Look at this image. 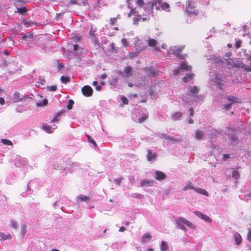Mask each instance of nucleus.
<instances>
[{
  "label": "nucleus",
  "instance_id": "1",
  "mask_svg": "<svg viewBox=\"0 0 251 251\" xmlns=\"http://www.w3.org/2000/svg\"><path fill=\"white\" fill-rule=\"evenodd\" d=\"M233 67L241 68L246 71L251 72V63H250L249 65H246L241 60H235V62L233 65Z\"/></svg>",
  "mask_w": 251,
  "mask_h": 251
},
{
  "label": "nucleus",
  "instance_id": "2",
  "mask_svg": "<svg viewBox=\"0 0 251 251\" xmlns=\"http://www.w3.org/2000/svg\"><path fill=\"white\" fill-rule=\"evenodd\" d=\"M144 71L146 72L147 76L150 77L157 76L158 75V70L152 66L144 68Z\"/></svg>",
  "mask_w": 251,
  "mask_h": 251
},
{
  "label": "nucleus",
  "instance_id": "3",
  "mask_svg": "<svg viewBox=\"0 0 251 251\" xmlns=\"http://www.w3.org/2000/svg\"><path fill=\"white\" fill-rule=\"evenodd\" d=\"M184 46L181 47H174L172 50L173 53L179 59H183L185 58V55L181 54V51L184 48Z\"/></svg>",
  "mask_w": 251,
  "mask_h": 251
},
{
  "label": "nucleus",
  "instance_id": "4",
  "mask_svg": "<svg viewBox=\"0 0 251 251\" xmlns=\"http://www.w3.org/2000/svg\"><path fill=\"white\" fill-rule=\"evenodd\" d=\"M249 50L246 49H242L239 52L240 56L243 60L251 61V54L249 53Z\"/></svg>",
  "mask_w": 251,
  "mask_h": 251
},
{
  "label": "nucleus",
  "instance_id": "5",
  "mask_svg": "<svg viewBox=\"0 0 251 251\" xmlns=\"http://www.w3.org/2000/svg\"><path fill=\"white\" fill-rule=\"evenodd\" d=\"M81 92L84 96L88 97L92 95L93 91L90 86L85 85L82 88Z\"/></svg>",
  "mask_w": 251,
  "mask_h": 251
},
{
  "label": "nucleus",
  "instance_id": "6",
  "mask_svg": "<svg viewBox=\"0 0 251 251\" xmlns=\"http://www.w3.org/2000/svg\"><path fill=\"white\" fill-rule=\"evenodd\" d=\"M13 98L15 100L16 102L24 101L27 99V98H30L28 96H22L19 92L15 91L13 94Z\"/></svg>",
  "mask_w": 251,
  "mask_h": 251
},
{
  "label": "nucleus",
  "instance_id": "7",
  "mask_svg": "<svg viewBox=\"0 0 251 251\" xmlns=\"http://www.w3.org/2000/svg\"><path fill=\"white\" fill-rule=\"evenodd\" d=\"M186 12L190 14L191 13L197 14L198 13V10L196 9L194 5L192 3V1H190L186 8Z\"/></svg>",
  "mask_w": 251,
  "mask_h": 251
},
{
  "label": "nucleus",
  "instance_id": "8",
  "mask_svg": "<svg viewBox=\"0 0 251 251\" xmlns=\"http://www.w3.org/2000/svg\"><path fill=\"white\" fill-rule=\"evenodd\" d=\"M132 67L131 66H126L124 69V72L121 71L119 74L123 77H129L131 74Z\"/></svg>",
  "mask_w": 251,
  "mask_h": 251
},
{
  "label": "nucleus",
  "instance_id": "9",
  "mask_svg": "<svg viewBox=\"0 0 251 251\" xmlns=\"http://www.w3.org/2000/svg\"><path fill=\"white\" fill-rule=\"evenodd\" d=\"M154 183L155 182L153 180L144 179L141 182L140 185L143 187H152Z\"/></svg>",
  "mask_w": 251,
  "mask_h": 251
},
{
  "label": "nucleus",
  "instance_id": "10",
  "mask_svg": "<svg viewBox=\"0 0 251 251\" xmlns=\"http://www.w3.org/2000/svg\"><path fill=\"white\" fill-rule=\"evenodd\" d=\"M77 4V1H69L67 4L65 5V11L67 12H71L73 11V6Z\"/></svg>",
  "mask_w": 251,
  "mask_h": 251
},
{
  "label": "nucleus",
  "instance_id": "11",
  "mask_svg": "<svg viewBox=\"0 0 251 251\" xmlns=\"http://www.w3.org/2000/svg\"><path fill=\"white\" fill-rule=\"evenodd\" d=\"M194 213L197 215L198 217L201 218L202 219L205 220L206 222L210 223L211 222V219L207 215L203 214L200 211H194Z\"/></svg>",
  "mask_w": 251,
  "mask_h": 251
},
{
  "label": "nucleus",
  "instance_id": "12",
  "mask_svg": "<svg viewBox=\"0 0 251 251\" xmlns=\"http://www.w3.org/2000/svg\"><path fill=\"white\" fill-rule=\"evenodd\" d=\"M158 4L162 10H167L169 8V4L167 2L162 3L161 1H153L152 4L157 5Z\"/></svg>",
  "mask_w": 251,
  "mask_h": 251
},
{
  "label": "nucleus",
  "instance_id": "13",
  "mask_svg": "<svg viewBox=\"0 0 251 251\" xmlns=\"http://www.w3.org/2000/svg\"><path fill=\"white\" fill-rule=\"evenodd\" d=\"M155 179L158 181L164 180L166 177V175L162 172L157 171L155 173Z\"/></svg>",
  "mask_w": 251,
  "mask_h": 251
},
{
  "label": "nucleus",
  "instance_id": "14",
  "mask_svg": "<svg viewBox=\"0 0 251 251\" xmlns=\"http://www.w3.org/2000/svg\"><path fill=\"white\" fill-rule=\"evenodd\" d=\"M19 13L20 14L25 16L27 15V10L25 6L18 8V9L15 11Z\"/></svg>",
  "mask_w": 251,
  "mask_h": 251
},
{
  "label": "nucleus",
  "instance_id": "15",
  "mask_svg": "<svg viewBox=\"0 0 251 251\" xmlns=\"http://www.w3.org/2000/svg\"><path fill=\"white\" fill-rule=\"evenodd\" d=\"M147 160L148 161H151L152 159H155L156 157V154L155 153H152V150L149 149L147 151Z\"/></svg>",
  "mask_w": 251,
  "mask_h": 251
},
{
  "label": "nucleus",
  "instance_id": "16",
  "mask_svg": "<svg viewBox=\"0 0 251 251\" xmlns=\"http://www.w3.org/2000/svg\"><path fill=\"white\" fill-rule=\"evenodd\" d=\"M96 32V30L93 29V27L91 26L90 30L89 31V34L91 39L94 40L95 41H97V37L96 36L95 32Z\"/></svg>",
  "mask_w": 251,
  "mask_h": 251
},
{
  "label": "nucleus",
  "instance_id": "17",
  "mask_svg": "<svg viewBox=\"0 0 251 251\" xmlns=\"http://www.w3.org/2000/svg\"><path fill=\"white\" fill-rule=\"evenodd\" d=\"M151 238V236L150 233H146L143 235L142 238V243L144 244L147 241L150 240Z\"/></svg>",
  "mask_w": 251,
  "mask_h": 251
},
{
  "label": "nucleus",
  "instance_id": "18",
  "mask_svg": "<svg viewBox=\"0 0 251 251\" xmlns=\"http://www.w3.org/2000/svg\"><path fill=\"white\" fill-rule=\"evenodd\" d=\"M179 222L181 223H183L185 225H186L187 226H189L190 227H192L193 225L192 223H191L190 222H189L188 220L185 219L184 218H178L177 219Z\"/></svg>",
  "mask_w": 251,
  "mask_h": 251
},
{
  "label": "nucleus",
  "instance_id": "19",
  "mask_svg": "<svg viewBox=\"0 0 251 251\" xmlns=\"http://www.w3.org/2000/svg\"><path fill=\"white\" fill-rule=\"evenodd\" d=\"M179 222L181 223H183L185 225H186L187 226H189L190 227H192L193 225L192 223H191L190 222H189L188 220L185 219L184 218H178L177 219Z\"/></svg>",
  "mask_w": 251,
  "mask_h": 251
},
{
  "label": "nucleus",
  "instance_id": "20",
  "mask_svg": "<svg viewBox=\"0 0 251 251\" xmlns=\"http://www.w3.org/2000/svg\"><path fill=\"white\" fill-rule=\"evenodd\" d=\"M234 238L237 245H238L241 243L242 239L239 233L237 232L235 233L234 235Z\"/></svg>",
  "mask_w": 251,
  "mask_h": 251
},
{
  "label": "nucleus",
  "instance_id": "21",
  "mask_svg": "<svg viewBox=\"0 0 251 251\" xmlns=\"http://www.w3.org/2000/svg\"><path fill=\"white\" fill-rule=\"evenodd\" d=\"M214 82L219 86L220 89H222V86L224 85L223 80L218 76H216L214 78Z\"/></svg>",
  "mask_w": 251,
  "mask_h": 251
},
{
  "label": "nucleus",
  "instance_id": "22",
  "mask_svg": "<svg viewBox=\"0 0 251 251\" xmlns=\"http://www.w3.org/2000/svg\"><path fill=\"white\" fill-rule=\"evenodd\" d=\"M194 76V74H189L187 75L183 76L182 78V80L185 82H188L190 80H192Z\"/></svg>",
  "mask_w": 251,
  "mask_h": 251
},
{
  "label": "nucleus",
  "instance_id": "23",
  "mask_svg": "<svg viewBox=\"0 0 251 251\" xmlns=\"http://www.w3.org/2000/svg\"><path fill=\"white\" fill-rule=\"evenodd\" d=\"M195 191L207 197L209 196L208 192L205 189L202 188H196Z\"/></svg>",
  "mask_w": 251,
  "mask_h": 251
},
{
  "label": "nucleus",
  "instance_id": "24",
  "mask_svg": "<svg viewBox=\"0 0 251 251\" xmlns=\"http://www.w3.org/2000/svg\"><path fill=\"white\" fill-rule=\"evenodd\" d=\"M195 188H196L193 186L192 183L191 182L188 181L186 183L185 186L183 187V190L186 191L188 189H192L195 191Z\"/></svg>",
  "mask_w": 251,
  "mask_h": 251
},
{
  "label": "nucleus",
  "instance_id": "25",
  "mask_svg": "<svg viewBox=\"0 0 251 251\" xmlns=\"http://www.w3.org/2000/svg\"><path fill=\"white\" fill-rule=\"evenodd\" d=\"M161 137H162V138H164L165 139L168 140H171V141H172L173 142H178V141H179V140L178 139L174 138L173 137L168 136V135H166L165 134H161Z\"/></svg>",
  "mask_w": 251,
  "mask_h": 251
},
{
  "label": "nucleus",
  "instance_id": "26",
  "mask_svg": "<svg viewBox=\"0 0 251 251\" xmlns=\"http://www.w3.org/2000/svg\"><path fill=\"white\" fill-rule=\"evenodd\" d=\"M179 68L181 69L186 70L187 71H191L192 69V67L188 66L185 62L182 63L179 66Z\"/></svg>",
  "mask_w": 251,
  "mask_h": 251
},
{
  "label": "nucleus",
  "instance_id": "27",
  "mask_svg": "<svg viewBox=\"0 0 251 251\" xmlns=\"http://www.w3.org/2000/svg\"><path fill=\"white\" fill-rule=\"evenodd\" d=\"M161 251H169V247L167 244L164 241L161 243Z\"/></svg>",
  "mask_w": 251,
  "mask_h": 251
},
{
  "label": "nucleus",
  "instance_id": "28",
  "mask_svg": "<svg viewBox=\"0 0 251 251\" xmlns=\"http://www.w3.org/2000/svg\"><path fill=\"white\" fill-rule=\"evenodd\" d=\"M0 237L1 238V239L3 240L11 239L12 238V236L11 234H5L3 233H1L0 234Z\"/></svg>",
  "mask_w": 251,
  "mask_h": 251
},
{
  "label": "nucleus",
  "instance_id": "29",
  "mask_svg": "<svg viewBox=\"0 0 251 251\" xmlns=\"http://www.w3.org/2000/svg\"><path fill=\"white\" fill-rule=\"evenodd\" d=\"M204 136V134L200 130H197L196 131V137L198 139H202L203 136Z\"/></svg>",
  "mask_w": 251,
  "mask_h": 251
},
{
  "label": "nucleus",
  "instance_id": "30",
  "mask_svg": "<svg viewBox=\"0 0 251 251\" xmlns=\"http://www.w3.org/2000/svg\"><path fill=\"white\" fill-rule=\"evenodd\" d=\"M148 44L150 47H154L157 45V41L154 39H149Z\"/></svg>",
  "mask_w": 251,
  "mask_h": 251
},
{
  "label": "nucleus",
  "instance_id": "31",
  "mask_svg": "<svg viewBox=\"0 0 251 251\" xmlns=\"http://www.w3.org/2000/svg\"><path fill=\"white\" fill-rule=\"evenodd\" d=\"M110 51L112 53H117L118 52V48L115 47V44L112 43L110 44Z\"/></svg>",
  "mask_w": 251,
  "mask_h": 251
},
{
  "label": "nucleus",
  "instance_id": "32",
  "mask_svg": "<svg viewBox=\"0 0 251 251\" xmlns=\"http://www.w3.org/2000/svg\"><path fill=\"white\" fill-rule=\"evenodd\" d=\"M14 5L17 10L19 7H23V6H25V1H16V2L14 3Z\"/></svg>",
  "mask_w": 251,
  "mask_h": 251
},
{
  "label": "nucleus",
  "instance_id": "33",
  "mask_svg": "<svg viewBox=\"0 0 251 251\" xmlns=\"http://www.w3.org/2000/svg\"><path fill=\"white\" fill-rule=\"evenodd\" d=\"M232 177L236 180H238L240 178V175L237 170H234L232 175Z\"/></svg>",
  "mask_w": 251,
  "mask_h": 251
},
{
  "label": "nucleus",
  "instance_id": "34",
  "mask_svg": "<svg viewBox=\"0 0 251 251\" xmlns=\"http://www.w3.org/2000/svg\"><path fill=\"white\" fill-rule=\"evenodd\" d=\"M42 128L47 133H50L52 132V127L50 126H48L46 125H43Z\"/></svg>",
  "mask_w": 251,
  "mask_h": 251
},
{
  "label": "nucleus",
  "instance_id": "35",
  "mask_svg": "<svg viewBox=\"0 0 251 251\" xmlns=\"http://www.w3.org/2000/svg\"><path fill=\"white\" fill-rule=\"evenodd\" d=\"M182 114L180 112H177L174 114L173 118L174 120H178L181 117Z\"/></svg>",
  "mask_w": 251,
  "mask_h": 251
},
{
  "label": "nucleus",
  "instance_id": "36",
  "mask_svg": "<svg viewBox=\"0 0 251 251\" xmlns=\"http://www.w3.org/2000/svg\"><path fill=\"white\" fill-rule=\"evenodd\" d=\"M176 223L178 227L182 230H185V227L182 224L181 222H179L178 220H176Z\"/></svg>",
  "mask_w": 251,
  "mask_h": 251
},
{
  "label": "nucleus",
  "instance_id": "37",
  "mask_svg": "<svg viewBox=\"0 0 251 251\" xmlns=\"http://www.w3.org/2000/svg\"><path fill=\"white\" fill-rule=\"evenodd\" d=\"M190 92L192 94H197L199 92V89L197 86H193L190 89Z\"/></svg>",
  "mask_w": 251,
  "mask_h": 251
},
{
  "label": "nucleus",
  "instance_id": "38",
  "mask_svg": "<svg viewBox=\"0 0 251 251\" xmlns=\"http://www.w3.org/2000/svg\"><path fill=\"white\" fill-rule=\"evenodd\" d=\"M148 118L149 116L147 114H143L142 117L138 119V122L139 123H142L146 120Z\"/></svg>",
  "mask_w": 251,
  "mask_h": 251
},
{
  "label": "nucleus",
  "instance_id": "39",
  "mask_svg": "<svg viewBox=\"0 0 251 251\" xmlns=\"http://www.w3.org/2000/svg\"><path fill=\"white\" fill-rule=\"evenodd\" d=\"M1 143H2L3 144L8 146H12L13 143L12 142L8 139H1Z\"/></svg>",
  "mask_w": 251,
  "mask_h": 251
},
{
  "label": "nucleus",
  "instance_id": "40",
  "mask_svg": "<svg viewBox=\"0 0 251 251\" xmlns=\"http://www.w3.org/2000/svg\"><path fill=\"white\" fill-rule=\"evenodd\" d=\"M60 79L62 82L64 83H66L70 81V78L69 77L64 75L61 76Z\"/></svg>",
  "mask_w": 251,
  "mask_h": 251
},
{
  "label": "nucleus",
  "instance_id": "41",
  "mask_svg": "<svg viewBox=\"0 0 251 251\" xmlns=\"http://www.w3.org/2000/svg\"><path fill=\"white\" fill-rule=\"evenodd\" d=\"M23 23L27 26H30L33 24V22L29 21L27 18L23 20Z\"/></svg>",
  "mask_w": 251,
  "mask_h": 251
},
{
  "label": "nucleus",
  "instance_id": "42",
  "mask_svg": "<svg viewBox=\"0 0 251 251\" xmlns=\"http://www.w3.org/2000/svg\"><path fill=\"white\" fill-rule=\"evenodd\" d=\"M78 199L80 201H83L85 202H87L89 200V197L84 195H81L79 196Z\"/></svg>",
  "mask_w": 251,
  "mask_h": 251
},
{
  "label": "nucleus",
  "instance_id": "43",
  "mask_svg": "<svg viewBox=\"0 0 251 251\" xmlns=\"http://www.w3.org/2000/svg\"><path fill=\"white\" fill-rule=\"evenodd\" d=\"M74 103V101L72 100H69L68 104L67 105V108L68 109L70 110L72 108L73 105Z\"/></svg>",
  "mask_w": 251,
  "mask_h": 251
},
{
  "label": "nucleus",
  "instance_id": "44",
  "mask_svg": "<svg viewBox=\"0 0 251 251\" xmlns=\"http://www.w3.org/2000/svg\"><path fill=\"white\" fill-rule=\"evenodd\" d=\"M93 85L96 87V89L98 91H100L101 87L99 85L98 82L97 81H94L93 82Z\"/></svg>",
  "mask_w": 251,
  "mask_h": 251
},
{
  "label": "nucleus",
  "instance_id": "45",
  "mask_svg": "<svg viewBox=\"0 0 251 251\" xmlns=\"http://www.w3.org/2000/svg\"><path fill=\"white\" fill-rule=\"evenodd\" d=\"M226 62H227V63L228 64V65H230L232 67H233V65L234 64H235V60H234L233 59H226Z\"/></svg>",
  "mask_w": 251,
  "mask_h": 251
},
{
  "label": "nucleus",
  "instance_id": "46",
  "mask_svg": "<svg viewBox=\"0 0 251 251\" xmlns=\"http://www.w3.org/2000/svg\"><path fill=\"white\" fill-rule=\"evenodd\" d=\"M48 100L47 99H45L43 100L42 102L38 103L37 105L40 106L46 105L48 104Z\"/></svg>",
  "mask_w": 251,
  "mask_h": 251
},
{
  "label": "nucleus",
  "instance_id": "47",
  "mask_svg": "<svg viewBox=\"0 0 251 251\" xmlns=\"http://www.w3.org/2000/svg\"><path fill=\"white\" fill-rule=\"evenodd\" d=\"M61 112H58L56 114L55 116L51 120V122H58V117L60 115Z\"/></svg>",
  "mask_w": 251,
  "mask_h": 251
},
{
  "label": "nucleus",
  "instance_id": "48",
  "mask_svg": "<svg viewBox=\"0 0 251 251\" xmlns=\"http://www.w3.org/2000/svg\"><path fill=\"white\" fill-rule=\"evenodd\" d=\"M119 15L116 18H111L110 19V25H114L116 24V22L117 21V19L118 18Z\"/></svg>",
  "mask_w": 251,
  "mask_h": 251
},
{
  "label": "nucleus",
  "instance_id": "49",
  "mask_svg": "<svg viewBox=\"0 0 251 251\" xmlns=\"http://www.w3.org/2000/svg\"><path fill=\"white\" fill-rule=\"evenodd\" d=\"M86 136L88 138V141L90 143H92L94 146H97V144H96V142L94 141V140H93V139H91V136L90 135H87Z\"/></svg>",
  "mask_w": 251,
  "mask_h": 251
},
{
  "label": "nucleus",
  "instance_id": "50",
  "mask_svg": "<svg viewBox=\"0 0 251 251\" xmlns=\"http://www.w3.org/2000/svg\"><path fill=\"white\" fill-rule=\"evenodd\" d=\"M121 100L125 104H127L128 103V100L126 97L124 96H121Z\"/></svg>",
  "mask_w": 251,
  "mask_h": 251
},
{
  "label": "nucleus",
  "instance_id": "51",
  "mask_svg": "<svg viewBox=\"0 0 251 251\" xmlns=\"http://www.w3.org/2000/svg\"><path fill=\"white\" fill-rule=\"evenodd\" d=\"M11 223V226L12 228L14 229H16L18 226V224L16 221H12L10 222Z\"/></svg>",
  "mask_w": 251,
  "mask_h": 251
},
{
  "label": "nucleus",
  "instance_id": "52",
  "mask_svg": "<svg viewBox=\"0 0 251 251\" xmlns=\"http://www.w3.org/2000/svg\"><path fill=\"white\" fill-rule=\"evenodd\" d=\"M121 42L124 47H127L128 46V42L126 39L123 38L121 40Z\"/></svg>",
  "mask_w": 251,
  "mask_h": 251
},
{
  "label": "nucleus",
  "instance_id": "53",
  "mask_svg": "<svg viewBox=\"0 0 251 251\" xmlns=\"http://www.w3.org/2000/svg\"><path fill=\"white\" fill-rule=\"evenodd\" d=\"M141 19V16H139L137 17L133 18V24L134 25H137L138 22Z\"/></svg>",
  "mask_w": 251,
  "mask_h": 251
},
{
  "label": "nucleus",
  "instance_id": "54",
  "mask_svg": "<svg viewBox=\"0 0 251 251\" xmlns=\"http://www.w3.org/2000/svg\"><path fill=\"white\" fill-rule=\"evenodd\" d=\"M226 99L232 102H237L236 100H235V99H236V98L235 97H233V96H232V97H227L226 98Z\"/></svg>",
  "mask_w": 251,
  "mask_h": 251
},
{
  "label": "nucleus",
  "instance_id": "55",
  "mask_svg": "<svg viewBox=\"0 0 251 251\" xmlns=\"http://www.w3.org/2000/svg\"><path fill=\"white\" fill-rule=\"evenodd\" d=\"M33 35L31 34L28 35H24L22 36L21 39H26V38H32Z\"/></svg>",
  "mask_w": 251,
  "mask_h": 251
},
{
  "label": "nucleus",
  "instance_id": "56",
  "mask_svg": "<svg viewBox=\"0 0 251 251\" xmlns=\"http://www.w3.org/2000/svg\"><path fill=\"white\" fill-rule=\"evenodd\" d=\"M57 89V87L55 85H52L48 87V90L50 91H55Z\"/></svg>",
  "mask_w": 251,
  "mask_h": 251
},
{
  "label": "nucleus",
  "instance_id": "57",
  "mask_svg": "<svg viewBox=\"0 0 251 251\" xmlns=\"http://www.w3.org/2000/svg\"><path fill=\"white\" fill-rule=\"evenodd\" d=\"M241 43H242L241 40H239L236 41V43H235L236 48L239 49L241 47Z\"/></svg>",
  "mask_w": 251,
  "mask_h": 251
},
{
  "label": "nucleus",
  "instance_id": "58",
  "mask_svg": "<svg viewBox=\"0 0 251 251\" xmlns=\"http://www.w3.org/2000/svg\"><path fill=\"white\" fill-rule=\"evenodd\" d=\"M135 13H136L135 9L132 8H131L130 12L128 13V17H130L133 14H134Z\"/></svg>",
  "mask_w": 251,
  "mask_h": 251
},
{
  "label": "nucleus",
  "instance_id": "59",
  "mask_svg": "<svg viewBox=\"0 0 251 251\" xmlns=\"http://www.w3.org/2000/svg\"><path fill=\"white\" fill-rule=\"evenodd\" d=\"M248 240L251 241V228L248 230L247 234Z\"/></svg>",
  "mask_w": 251,
  "mask_h": 251
},
{
  "label": "nucleus",
  "instance_id": "60",
  "mask_svg": "<svg viewBox=\"0 0 251 251\" xmlns=\"http://www.w3.org/2000/svg\"><path fill=\"white\" fill-rule=\"evenodd\" d=\"M229 158H230V155L229 154H224L223 155V159L225 161Z\"/></svg>",
  "mask_w": 251,
  "mask_h": 251
},
{
  "label": "nucleus",
  "instance_id": "61",
  "mask_svg": "<svg viewBox=\"0 0 251 251\" xmlns=\"http://www.w3.org/2000/svg\"><path fill=\"white\" fill-rule=\"evenodd\" d=\"M189 115L191 116H193L194 114V109L192 107H190L189 110Z\"/></svg>",
  "mask_w": 251,
  "mask_h": 251
},
{
  "label": "nucleus",
  "instance_id": "62",
  "mask_svg": "<svg viewBox=\"0 0 251 251\" xmlns=\"http://www.w3.org/2000/svg\"><path fill=\"white\" fill-rule=\"evenodd\" d=\"M179 70L178 69H175L173 71V74L176 76L179 75Z\"/></svg>",
  "mask_w": 251,
  "mask_h": 251
},
{
  "label": "nucleus",
  "instance_id": "63",
  "mask_svg": "<svg viewBox=\"0 0 251 251\" xmlns=\"http://www.w3.org/2000/svg\"><path fill=\"white\" fill-rule=\"evenodd\" d=\"M231 105H232V103H228V104L225 105V109L227 110H228L229 109H230L231 108Z\"/></svg>",
  "mask_w": 251,
  "mask_h": 251
},
{
  "label": "nucleus",
  "instance_id": "64",
  "mask_svg": "<svg viewBox=\"0 0 251 251\" xmlns=\"http://www.w3.org/2000/svg\"><path fill=\"white\" fill-rule=\"evenodd\" d=\"M137 4L142 6L144 4V1H136Z\"/></svg>",
  "mask_w": 251,
  "mask_h": 251
}]
</instances>
